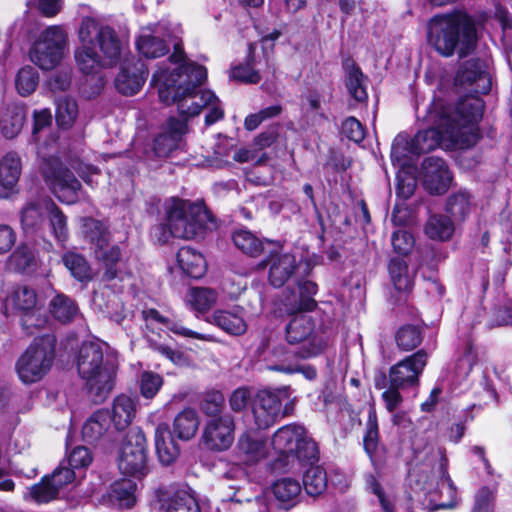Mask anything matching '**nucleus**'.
Here are the masks:
<instances>
[{"label": "nucleus", "instance_id": "obj_1", "mask_svg": "<svg viewBox=\"0 0 512 512\" xmlns=\"http://www.w3.org/2000/svg\"><path fill=\"white\" fill-rule=\"evenodd\" d=\"M483 112L484 102L476 96L465 97L454 107L441 106L435 120L436 127L419 131L410 142L401 136L394 140L392 161L405 165L408 154L420 155L440 145L459 149L474 146L481 136L479 122Z\"/></svg>", "mask_w": 512, "mask_h": 512}, {"label": "nucleus", "instance_id": "obj_2", "mask_svg": "<svg viewBox=\"0 0 512 512\" xmlns=\"http://www.w3.org/2000/svg\"><path fill=\"white\" fill-rule=\"evenodd\" d=\"M180 59L171 56L153 75L159 98L167 105L177 103L178 112L186 117L197 116L203 108H208L205 124L210 126L224 116L220 100L212 91L196 90L207 77L206 69L195 63L180 64Z\"/></svg>", "mask_w": 512, "mask_h": 512}, {"label": "nucleus", "instance_id": "obj_3", "mask_svg": "<svg viewBox=\"0 0 512 512\" xmlns=\"http://www.w3.org/2000/svg\"><path fill=\"white\" fill-rule=\"evenodd\" d=\"M78 38L80 46L75 50V60L84 74H94L104 66H112L122 55L123 43L116 31L95 18L82 19Z\"/></svg>", "mask_w": 512, "mask_h": 512}, {"label": "nucleus", "instance_id": "obj_4", "mask_svg": "<svg viewBox=\"0 0 512 512\" xmlns=\"http://www.w3.org/2000/svg\"><path fill=\"white\" fill-rule=\"evenodd\" d=\"M428 41L444 57L457 53L464 58L476 47L475 23L469 15L459 11L436 15L428 24Z\"/></svg>", "mask_w": 512, "mask_h": 512}, {"label": "nucleus", "instance_id": "obj_5", "mask_svg": "<svg viewBox=\"0 0 512 512\" xmlns=\"http://www.w3.org/2000/svg\"><path fill=\"white\" fill-rule=\"evenodd\" d=\"M117 357L105 343H83L77 361L80 377L85 380L89 396L103 402L111 393L117 371Z\"/></svg>", "mask_w": 512, "mask_h": 512}, {"label": "nucleus", "instance_id": "obj_6", "mask_svg": "<svg viewBox=\"0 0 512 512\" xmlns=\"http://www.w3.org/2000/svg\"><path fill=\"white\" fill-rule=\"evenodd\" d=\"M271 445L278 455L277 466L288 470L296 469V465H313L318 461V447L308 437L303 426L288 424L279 428L273 435Z\"/></svg>", "mask_w": 512, "mask_h": 512}, {"label": "nucleus", "instance_id": "obj_7", "mask_svg": "<svg viewBox=\"0 0 512 512\" xmlns=\"http://www.w3.org/2000/svg\"><path fill=\"white\" fill-rule=\"evenodd\" d=\"M307 312L290 313L293 316L286 326V340L291 345H299L295 354L301 359L319 355L330 339V332L320 316Z\"/></svg>", "mask_w": 512, "mask_h": 512}, {"label": "nucleus", "instance_id": "obj_8", "mask_svg": "<svg viewBox=\"0 0 512 512\" xmlns=\"http://www.w3.org/2000/svg\"><path fill=\"white\" fill-rule=\"evenodd\" d=\"M211 215L202 203L173 198L166 211V225L171 235L192 239L207 228Z\"/></svg>", "mask_w": 512, "mask_h": 512}, {"label": "nucleus", "instance_id": "obj_9", "mask_svg": "<svg viewBox=\"0 0 512 512\" xmlns=\"http://www.w3.org/2000/svg\"><path fill=\"white\" fill-rule=\"evenodd\" d=\"M438 464L432 468L431 475H419L418 484L421 489L430 495V503L428 509L435 511L438 509H452L457 505V492L451 478L447 473V458L441 449L436 451Z\"/></svg>", "mask_w": 512, "mask_h": 512}, {"label": "nucleus", "instance_id": "obj_10", "mask_svg": "<svg viewBox=\"0 0 512 512\" xmlns=\"http://www.w3.org/2000/svg\"><path fill=\"white\" fill-rule=\"evenodd\" d=\"M55 342V337L47 334L35 339L26 349L16 364L21 381L34 383L47 374L55 357Z\"/></svg>", "mask_w": 512, "mask_h": 512}, {"label": "nucleus", "instance_id": "obj_11", "mask_svg": "<svg viewBox=\"0 0 512 512\" xmlns=\"http://www.w3.org/2000/svg\"><path fill=\"white\" fill-rule=\"evenodd\" d=\"M85 237L92 245L95 259L105 268L103 278L111 281L117 278V263L121 260L122 250L119 245L111 244L108 228L99 220L86 218L83 223Z\"/></svg>", "mask_w": 512, "mask_h": 512}, {"label": "nucleus", "instance_id": "obj_12", "mask_svg": "<svg viewBox=\"0 0 512 512\" xmlns=\"http://www.w3.org/2000/svg\"><path fill=\"white\" fill-rule=\"evenodd\" d=\"M147 441L140 428L131 429L126 435L118 456L119 471L135 479L148 473Z\"/></svg>", "mask_w": 512, "mask_h": 512}, {"label": "nucleus", "instance_id": "obj_13", "mask_svg": "<svg viewBox=\"0 0 512 512\" xmlns=\"http://www.w3.org/2000/svg\"><path fill=\"white\" fill-rule=\"evenodd\" d=\"M67 47V34L60 26L41 32L30 50V59L42 70H52L61 62Z\"/></svg>", "mask_w": 512, "mask_h": 512}, {"label": "nucleus", "instance_id": "obj_14", "mask_svg": "<svg viewBox=\"0 0 512 512\" xmlns=\"http://www.w3.org/2000/svg\"><path fill=\"white\" fill-rule=\"evenodd\" d=\"M42 175L45 183L59 201L72 204L77 200L81 184L59 159L45 160L42 166Z\"/></svg>", "mask_w": 512, "mask_h": 512}, {"label": "nucleus", "instance_id": "obj_15", "mask_svg": "<svg viewBox=\"0 0 512 512\" xmlns=\"http://www.w3.org/2000/svg\"><path fill=\"white\" fill-rule=\"evenodd\" d=\"M282 391L262 390L258 392L254 405L253 415L259 429H267L279 418L288 414V408L281 411Z\"/></svg>", "mask_w": 512, "mask_h": 512}, {"label": "nucleus", "instance_id": "obj_16", "mask_svg": "<svg viewBox=\"0 0 512 512\" xmlns=\"http://www.w3.org/2000/svg\"><path fill=\"white\" fill-rule=\"evenodd\" d=\"M234 421L230 415L209 419L203 429L202 442L209 450L228 449L234 440Z\"/></svg>", "mask_w": 512, "mask_h": 512}, {"label": "nucleus", "instance_id": "obj_17", "mask_svg": "<svg viewBox=\"0 0 512 512\" xmlns=\"http://www.w3.org/2000/svg\"><path fill=\"white\" fill-rule=\"evenodd\" d=\"M428 355L419 350L413 355L392 366L389 373V382L393 386L406 387L418 383L420 374L426 366Z\"/></svg>", "mask_w": 512, "mask_h": 512}, {"label": "nucleus", "instance_id": "obj_18", "mask_svg": "<svg viewBox=\"0 0 512 512\" xmlns=\"http://www.w3.org/2000/svg\"><path fill=\"white\" fill-rule=\"evenodd\" d=\"M420 175L425 189L431 194L446 192L452 180L445 161L434 156L423 161Z\"/></svg>", "mask_w": 512, "mask_h": 512}, {"label": "nucleus", "instance_id": "obj_19", "mask_svg": "<svg viewBox=\"0 0 512 512\" xmlns=\"http://www.w3.org/2000/svg\"><path fill=\"white\" fill-rule=\"evenodd\" d=\"M187 131L186 123L176 118H169L162 131L153 141V151L157 157H166L182 145L183 136Z\"/></svg>", "mask_w": 512, "mask_h": 512}, {"label": "nucleus", "instance_id": "obj_20", "mask_svg": "<svg viewBox=\"0 0 512 512\" xmlns=\"http://www.w3.org/2000/svg\"><path fill=\"white\" fill-rule=\"evenodd\" d=\"M47 202H54L51 198L44 196L32 199L26 203L21 210V224L26 235H43L44 224L50 213Z\"/></svg>", "mask_w": 512, "mask_h": 512}, {"label": "nucleus", "instance_id": "obj_21", "mask_svg": "<svg viewBox=\"0 0 512 512\" xmlns=\"http://www.w3.org/2000/svg\"><path fill=\"white\" fill-rule=\"evenodd\" d=\"M455 83L460 86L472 87V91L486 94L491 89V78L480 60H469L457 71Z\"/></svg>", "mask_w": 512, "mask_h": 512}, {"label": "nucleus", "instance_id": "obj_22", "mask_svg": "<svg viewBox=\"0 0 512 512\" xmlns=\"http://www.w3.org/2000/svg\"><path fill=\"white\" fill-rule=\"evenodd\" d=\"M146 75L147 71L142 61L126 59L115 79V86L124 95H134L143 86Z\"/></svg>", "mask_w": 512, "mask_h": 512}, {"label": "nucleus", "instance_id": "obj_23", "mask_svg": "<svg viewBox=\"0 0 512 512\" xmlns=\"http://www.w3.org/2000/svg\"><path fill=\"white\" fill-rule=\"evenodd\" d=\"M38 307L36 291L27 285H15L8 291L4 299L5 313L13 312L24 316L32 315Z\"/></svg>", "mask_w": 512, "mask_h": 512}, {"label": "nucleus", "instance_id": "obj_24", "mask_svg": "<svg viewBox=\"0 0 512 512\" xmlns=\"http://www.w3.org/2000/svg\"><path fill=\"white\" fill-rule=\"evenodd\" d=\"M244 314L245 311L240 306H235L232 310L219 309L214 311L207 321L230 335L239 336L244 334L248 327Z\"/></svg>", "mask_w": 512, "mask_h": 512}, {"label": "nucleus", "instance_id": "obj_25", "mask_svg": "<svg viewBox=\"0 0 512 512\" xmlns=\"http://www.w3.org/2000/svg\"><path fill=\"white\" fill-rule=\"evenodd\" d=\"M159 512H201L196 498L188 491H165L158 496Z\"/></svg>", "mask_w": 512, "mask_h": 512}, {"label": "nucleus", "instance_id": "obj_26", "mask_svg": "<svg viewBox=\"0 0 512 512\" xmlns=\"http://www.w3.org/2000/svg\"><path fill=\"white\" fill-rule=\"evenodd\" d=\"M236 453L242 462L254 464L266 457L267 448L255 432L246 431L238 439Z\"/></svg>", "mask_w": 512, "mask_h": 512}, {"label": "nucleus", "instance_id": "obj_27", "mask_svg": "<svg viewBox=\"0 0 512 512\" xmlns=\"http://www.w3.org/2000/svg\"><path fill=\"white\" fill-rule=\"evenodd\" d=\"M269 281L275 287L283 286L296 272L298 263L293 254H273L269 260Z\"/></svg>", "mask_w": 512, "mask_h": 512}, {"label": "nucleus", "instance_id": "obj_28", "mask_svg": "<svg viewBox=\"0 0 512 512\" xmlns=\"http://www.w3.org/2000/svg\"><path fill=\"white\" fill-rule=\"evenodd\" d=\"M159 28H143L136 39L138 52L146 58H158L164 56L169 47L167 42L159 35Z\"/></svg>", "mask_w": 512, "mask_h": 512}, {"label": "nucleus", "instance_id": "obj_29", "mask_svg": "<svg viewBox=\"0 0 512 512\" xmlns=\"http://www.w3.org/2000/svg\"><path fill=\"white\" fill-rule=\"evenodd\" d=\"M136 415V401L124 394L117 396L109 412L110 422L117 431H124L128 428Z\"/></svg>", "mask_w": 512, "mask_h": 512}, {"label": "nucleus", "instance_id": "obj_30", "mask_svg": "<svg viewBox=\"0 0 512 512\" xmlns=\"http://www.w3.org/2000/svg\"><path fill=\"white\" fill-rule=\"evenodd\" d=\"M155 448L160 462L164 465L173 463L180 454V448L166 423L159 424L155 430Z\"/></svg>", "mask_w": 512, "mask_h": 512}, {"label": "nucleus", "instance_id": "obj_31", "mask_svg": "<svg viewBox=\"0 0 512 512\" xmlns=\"http://www.w3.org/2000/svg\"><path fill=\"white\" fill-rule=\"evenodd\" d=\"M302 492L301 483L292 477L280 478L272 485V493L279 506L286 510L293 508L300 499Z\"/></svg>", "mask_w": 512, "mask_h": 512}, {"label": "nucleus", "instance_id": "obj_32", "mask_svg": "<svg viewBox=\"0 0 512 512\" xmlns=\"http://www.w3.org/2000/svg\"><path fill=\"white\" fill-rule=\"evenodd\" d=\"M137 485L132 479H120L115 481L107 492L108 502L122 509H129L136 503Z\"/></svg>", "mask_w": 512, "mask_h": 512}, {"label": "nucleus", "instance_id": "obj_33", "mask_svg": "<svg viewBox=\"0 0 512 512\" xmlns=\"http://www.w3.org/2000/svg\"><path fill=\"white\" fill-rule=\"evenodd\" d=\"M143 317L146 322L155 321L164 325L169 331L184 338H193L204 341H211L212 337L207 334L198 333L189 328H186L181 321L170 319L162 316L157 310L149 309L143 311Z\"/></svg>", "mask_w": 512, "mask_h": 512}, {"label": "nucleus", "instance_id": "obj_34", "mask_svg": "<svg viewBox=\"0 0 512 512\" xmlns=\"http://www.w3.org/2000/svg\"><path fill=\"white\" fill-rule=\"evenodd\" d=\"M177 262L183 273L189 277L198 279L206 272V262L204 257L189 246L179 249L177 253Z\"/></svg>", "mask_w": 512, "mask_h": 512}, {"label": "nucleus", "instance_id": "obj_35", "mask_svg": "<svg viewBox=\"0 0 512 512\" xmlns=\"http://www.w3.org/2000/svg\"><path fill=\"white\" fill-rule=\"evenodd\" d=\"M26 117L23 106L8 105L0 116V128L6 138H14L22 130Z\"/></svg>", "mask_w": 512, "mask_h": 512}, {"label": "nucleus", "instance_id": "obj_36", "mask_svg": "<svg viewBox=\"0 0 512 512\" xmlns=\"http://www.w3.org/2000/svg\"><path fill=\"white\" fill-rule=\"evenodd\" d=\"M49 311L52 317L61 323L73 321L80 313L77 303L63 293H57L50 300Z\"/></svg>", "mask_w": 512, "mask_h": 512}, {"label": "nucleus", "instance_id": "obj_37", "mask_svg": "<svg viewBox=\"0 0 512 512\" xmlns=\"http://www.w3.org/2000/svg\"><path fill=\"white\" fill-rule=\"evenodd\" d=\"M218 293L207 287H194L191 288L185 298L187 305L190 309L197 313L208 312L217 302Z\"/></svg>", "mask_w": 512, "mask_h": 512}, {"label": "nucleus", "instance_id": "obj_38", "mask_svg": "<svg viewBox=\"0 0 512 512\" xmlns=\"http://www.w3.org/2000/svg\"><path fill=\"white\" fill-rule=\"evenodd\" d=\"M110 425L109 412L98 410L91 415L82 428V436L85 441L94 443L100 440L108 431Z\"/></svg>", "mask_w": 512, "mask_h": 512}, {"label": "nucleus", "instance_id": "obj_39", "mask_svg": "<svg viewBox=\"0 0 512 512\" xmlns=\"http://www.w3.org/2000/svg\"><path fill=\"white\" fill-rule=\"evenodd\" d=\"M22 165L16 153H7L0 161V184L11 190L17 184L21 175Z\"/></svg>", "mask_w": 512, "mask_h": 512}, {"label": "nucleus", "instance_id": "obj_40", "mask_svg": "<svg viewBox=\"0 0 512 512\" xmlns=\"http://www.w3.org/2000/svg\"><path fill=\"white\" fill-rule=\"evenodd\" d=\"M199 417L194 409L187 408L177 414L173 422V431L181 440L193 438L199 427Z\"/></svg>", "mask_w": 512, "mask_h": 512}, {"label": "nucleus", "instance_id": "obj_41", "mask_svg": "<svg viewBox=\"0 0 512 512\" xmlns=\"http://www.w3.org/2000/svg\"><path fill=\"white\" fill-rule=\"evenodd\" d=\"M299 298L286 305L287 313L297 311H312L316 307L313 296L317 292V285L310 280L298 282Z\"/></svg>", "mask_w": 512, "mask_h": 512}, {"label": "nucleus", "instance_id": "obj_42", "mask_svg": "<svg viewBox=\"0 0 512 512\" xmlns=\"http://www.w3.org/2000/svg\"><path fill=\"white\" fill-rule=\"evenodd\" d=\"M391 283L399 292H409L413 286V275L409 272L406 262L400 258H393L388 265Z\"/></svg>", "mask_w": 512, "mask_h": 512}, {"label": "nucleus", "instance_id": "obj_43", "mask_svg": "<svg viewBox=\"0 0 512 512\" xmlns=\"http://www.w3.org/2000/svg\"><path fill=\"white\" fill-rule=\"evenodd\" d=\"M454 231L453 221L445 215H432L425 225V233L432 240L447 241Z\"/></svg>", "mask_w": 512, "mask_h": 512}, {"label": "nucleus", "instance_id": "obj_44", "mask_svg": "<svg viewBox=\"0 0 512 512\" xmlns=\"http://www.w3.org/2000/svg\"><path fill=\"white\" fill-rule=\"evenodd\" d=\"M50 207L48 213V227L58 244L64 246L69 237L67 218L54 202H47Z\"/></svg>", "mask_w": 512, "mask_h": 512}, {"label": "nucleus", "instance_id": "obj_45", "mask_svg": "<svg viewBox=\"0 0 512 512\" xmlns=\"http://www.w3.org/2000/svg\"><path fill=\"white\" fill-rule=\"evenodd\" d=\"M62 261L71 275L78 281L87 282L92 279V269L88 261L81 254L71 251L66 252L62 256Z\"/></svg>", "mask_w": 512, "mask_h": 512}, {"label": "nucleus", "instance_id": "obj_46", "mask_svg": "<svg viewBox=\"0 0 512 512\" xmlns=\"http://www.w3.org/2000/svg\"><path fill=\"white\" fill-rule=\"evenodd\" d=\"M446 211L455 221H463L471 211V196L465 190H460L448 197Z\"/></svg>", "mask_w": 512, "mask_h": 512}, {"label": "nucleus", "instance_id": "obj_47", "mask_svg": "<svg viewBox=\"0 0 512 512\" xmlns=\"http://www.w3.org/2000/svg\"><path fill=\"white\" fill-rule=\"evenodd\" d=\"M303 487L311 496L321 495L327 488V474L320 466H311L304 474Z\"/></svg>", "mask_w": 512, "mask_h": 512}, {"label": "nucleus", "instance_id": "obj_48", "mask_svg": "<svg viewBox=\"0 0 512 512\" xmlns=\"http://www.w3.org/2000/svg\"><path fill=\"white\" fill-rule=\"evenodd\" d=\"M8 265L11 269L19 272L30 271L37 265L35 253L28 246L20 245L10 255Z\"/></svg>", "mask_w": 512, "mask_h": 512}, {"label": "nucleus", "instance_id": "obj_49", "mask_svg": "<svg viewBox=\"0 0 512 512\" xmlns=\"http://www.w3.org/2000/svg\"><path fill=\"white\" fill-rule=\"evenodd\" d=\"M232 239L239 250L250 256H257L263 250L262 241L248 230L235 231Z\"/></svg>", "mask_w": 512, "mask_h": 512}, {"label": "nucleus", "instance_id": "obj_50", "mask_svg": "<svg viewBox=\"0 0 512 512\" xmlns=\"http://www.w3.org/2000/svg\"><path fill=\"white\" fill-rule=\"evenodd\" d=\"M59 493L56 488L52 486L49 476L42 478L40 483L34 484L30 487L27 493L24 494L25 500H31L38 504L48 503L58 497Z\"/></svg>", "mask_w": 512, "mask_h": 512}, {"label": "nucleus", "instance_id": "obj_51", "mask_svg": "<svg viewBox=\"0 0 512 512\" xmlns=\"http://www.w3.org/2000/svg\"><path fill=\"white\" fill-rule=\"evenodd\" d=\"M78 115V107L70 97H61L56 101V121L62 128H69L73 125Z\"/></svg>", "mask_w": 512, "mask_h": 512}, {"label": "nucleus", "instance_id": "obj_52", "mask_svg": "<svg viewBox=\"0 0 512 512\" xmlns=\"http://www.w3.org/2000/svg\"><path fill=\"white\" fill-rule=\"evenodd\" d=\"M38 73L31 66L23 67L16 77V88L20 95L27 96L35 91L38 85Z\"/></svg>", "mask_w": 512, "mask_h": 512}, {"label": "nucleus", "instance_id": "obj_53", "mask_svg": "<svg viewBox=\"0 0 512 512\" xmlns=\"http://www.w3.org/2000/svg\"><path fill=\"white\" fill-rule=\"evenodd\" d=\"M421 341V332L416 326H403L396 334L397 346L404 351L415 349Z\"/></svg>", "mask_w": 512, "mask_h": 512}, {"label": "nucleus", "instance_id": "obj_54", "mask_svg": "<svg viewBox=\"0 0 512 512\" xmlns=\"http://www.w3.org/2000/svg\"><path fill=\"white\" fill-rule=\"evenodd\" d=\"M254 50V45H249V57L248 61L245 64L236 66L232 70V78L239 80L244 83L256 84L260 81L259 73L254 69V60L252 57V53Z\"/></svg>", "mask_w": 512, "mask_h": 512}, {"label": "nucleus", "instance_id": "obj_55", "mask_svg": "<svg viewBox=\"0 0 512 512\" xmlns=\"http://www.w3.org/2000/svg\"><path fill=\"white\" fill-rule=\"evenodd\" d=\"M367 488L377 498L383 512H394L395 499L392 493L386 492L373 475L366 478Z\"/></svg>", "mask_w": 512, "mask_h": 512}, {"label": "nucleus", "instance_id": "obj_56", "mask_svg": "<svg viewBox=\"0 0 512 512\" xmlns=\"http://www.w3.org/2000/svg\"><path fill=\"white\" fill-rule=\"evenodd\" d=\"M364 75L357 67H352L346 79V87L349 94L357 101L362 102L367 99V92L364 87Z\"/></svg>", "mask_w": 512, "mask_h": 512}, {"label": "nucleus", "instance_id": "obj_57", "mask_svg": "<svg viewBox=\"0 0 512 512\" xmlns=\"http://www.w3.org/2000/svg\"><path fill=\"white\" fill-rule=\"evenodd\" d=\"M140 392L146 399H152L163 385V378L151 371H145L140 376Z\"/></svg>", "mask_w": 512, "mask_h": 512}, {"label": "nucleus", "instance_id": "obj_58", "mask_svg": "<svg viewBox=\"0 0 512 512\" xmlns=\"http://www.w3.org/2000/svg\"><path fill=\"white\" fill-rule=\"evenodd\" d=\"M378 423L374 410L369 411L366 433L364 435V449L371 457L377 449L378 445Z\"/></svg>", "mask_w": 512, "mask_h": 512}, {"label": "nucleus", "instance_id": "obj_59", "mask_svg": "<svg viewBox=\"0 0 512 512\" xmlns=\"http://www.w3.org/2000/svg\"><path fill=\"white\" fill-rule=\"evenodd\" d=\"M75 478V471L69 467L64 466V462H62L59 467L56 468L49 476V480L52 483V486L56 488V491L59 494L67 485L71 484Z\"/></svg>", "mask_w": 512, "mask_h": 512}, {"label": "nucleus", "instance_id": "obj_60", "mask_svg": "<svg viewBox=\"0 0 512 512\" xmlns=\"http://www.w3.org/2000/svg\"><path fill=\"white\" fill-rule=\"evenodd\" d=\"M281 107L278 105L270 106L262 109L258 113L250 114L245 118L244 127L249 130H255L264 120L272 118L280 114Z\"/></svg>", "mask_w": 512, "mask_h": 512}, {"label": "nucleus", "instance_id": "obj_61", "mask_svg": "<svg viewBox=\"0 0 512 512\" xmlns=\"http://www.w3.org/2000/svg\"><path fill=\"white\" fill-rule=\"evenodd\" d=\"M495 491L489 487H482L475 496L472 512H492Z\"/></svg>", "mask_w": 512, "mask_h": 512}, {"label": "nucleus", "instance_id": "obj_62", "mask_svg": "<svg viewBox=\"0 0 512 512\" xmlns=\"http://www.w3.org/2000/svg\"><path fill=\"white\" fill-rule=\"evenodd\" d=\"M92 462V455L88 448L84 446L75 447L69 454L68 464L70 469H81L88 467Z\"/></svg>", "mask_w": 512, "mask_h": 512}, {"label": "nucleus", "instance_id": "obj_63", "mask_svg": "<svg viewBox=\"0 0 512 512\" xmlns=\"http://www.w3.org/2000/svg\"><path fill=\"white\" fill-rule=\"evenodd\" d=\"M391 243L395 252L405 255L411 251L414 238L409 232L399 229L392 234Z\"/></svg>", "mask_w": 512, "mask_h": 512}, {"label": "nucleus", "instance_id": "obj_64", "mask_svg": "<svg viewBox=\"0 0 512 512\" xmlns=\"http://www.w3.org/2000/svg\"><path fill=\"white\" fill-rule=\"evenodd\" d=\"M342 131L347 138L357 143L365 137L362 124L354 117H349L343 122Z\"/></svg>", "mask_w": 512, "mask_h": 512}]
</instances>
